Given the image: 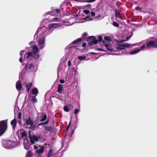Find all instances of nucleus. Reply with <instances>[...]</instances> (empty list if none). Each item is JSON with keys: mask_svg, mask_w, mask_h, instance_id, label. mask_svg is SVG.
I'll return each instance as SVG.
<instances>
[{"mask_svg": "<svg viewBox=\"0 0 157 157\" xmlns=\"http://www.w3.org/2000/svg\"><path fill=\"white\" fill-rule=\"evenodd\" d=\"M7 129V120L0 121V136L2 135Z\"/></svg>", "mask_w": 157, "mask_h": 157, "instance_id": "nucleus-1", "label": "nucleus"}, {"mask_svg": "<svg viewBox=\"0 0 157 157\" xmlns=\"http://www.w3.org/2000/svg\"><path fill=\"white\" fill-rule=\"evenodd\" d=\"M31 132V131H29V136L30 139L31 144H33L35 143V141L38 142L39 141V139L40 138L41 135L40 134L37 136L34 135L32 136L30 134Z\"/></svg>", "mask_w": 157, "mask_h": 157, "instance_id": "nucleus-2", "label": "nucleus"}, {"mask_svg": "<svg viewBox=\"0 0 157 157\" xmlns=\"http://www.w3.org/2000/svg\"><path fill=\"white\" fill-rule=\"evenodd\" d=\"M86 41L89 42L88 44L90 46H92L93 44H97L98 43V40H96V37L94 36H90L88 37L86 39Z\"/></svg>", "mask_w": 157, "mask_h": 157, "instance_id": "nucleus-3", "label": "nucleus"}, {"mask_svg": "<svg viewBox=\"0 0 157 157\" xmlns=\"http://www.w3.org/2000/svg\"><path fill=\"white\" fill-rule=\"evenodd\" d=\"M25 122L28 125H30V126H32L34 124V122L30 117H29L27 119H26Z\"/></svg>", "mask_w": 157, "mask_h": 157, "instance_id": "nucleus-4", "label": "nucleus"}, {"mask_svg": "<svg viewBox=\"0 0 157 157\" xmlns=\"http://www.w3.org/2000/svg\"><path fill=\"white\" fill-rule=\"evenodd\" d=\"M155 42L154 41L151 40L147 43L146 44V47L148 48H150L151 47L156 48L155 47Z\"/></svg>", "mask_w": 157, "mask_h": 157, "instance_id": "nucleus-5", "label": "nucleus"}, {"mask_svg": "<svg viewBox=\"0 0 157 157\" xmlns=\"http://www.w3.org/2000/svg\"><path fill=\"white\" fill-rule=\"evenodd\" d=\"M22 86L20 80L17 81L16 83V88L18 91L22 89Z\"/></svg>", "mask_w": 157, "mask_h": 157, "instance_id": "nucleus-6", "label": "nucleus"}, {"mask_svg": "<svg viewBox=\"0 0 157 157\" xmlns=\"http://www.w3.org/2000/svg\"><path fill=\"white\" fill-rule=\"evenodd\" d=\"M33 86L32 82H29L26 84V88L27 93H29L31 88Z\"/></svg>", "mask_w": 157, "mask_h": 157, "instance_id": "nucleus-7", "label": "nucleus"}, {"mask_svg": "<svg viewBox=\"0 0 157 157\" xmlns=\"http://www.w3.org/2000/svg\"><path fill=\"white\" fill-rule=\"evenodd\" d=\"M44 39L43 38H40L39 39L38 43L40 47L42 48L43 47L44 43Z\"/></svg>", "mask_w": 157, "mask_h": 157, "instance_id": "nucleus-8", "label": "nucleus"}, {"mask_svg": "<svg viewBox=\"0 0 157 157\" xmlns=\"http://www.w3.org/2000/svg\"><path fill=\"white\" fill-rule=\"evenodd\" d=\"M45 147L44 146H41L40 148L36 151V153L37 154H40L43 153L44 152V149Z\"/></svg>", "mask_w": 157, "mask_h": 157, "instance_id": "nucleus-9", "label": "nucleus"}, {"mask_svg": "<svg viewBox=\"0 0 157 157\" xmlns=\"http://www.w3.org/2000/svg\"><path fill=\"white\" fill-rule=\"evenodd\" d=\"M11 124L12 126L13 129H14L17 124V121L15 118H14L11 122Z\"/></svg>", "mask_w": 157, "mask_h": 157, "instance_id": "nucleus-10", "label": "nucleus"}, {"mask_svg": "<svg viewBox=\"0 0 157 157\" xmlns=\"http://www.w3.org/2000/svg\"><path fill=\"white\" fill-rule=\"evenodd\" d=\"M34 67V65L33 63H30L29 65L27 63L26 64L25 68L26 70L30 69L31 68H33Z\"/></svg>", "mask_w": 157, "mask_h": 157, "instance_id": "nucleus-11", "label": "nucleus"}, {"mask_svg": "<svg viewBox=\"0 0 157 157\" xmlns=\"http://www.w3.org/2000/svg\"><path fill=\"white\" fill-rule=\"evenodd\" d=\"M44 130L46 131H51L52 132L53 130V128L51 126H45Z\"/></svg>", "mask_w": 157, "mask_h": 157, "instance_id": "nucleus-12", "label": "nucleus"}, {"mask_svg": "<svg viewBox=\"0 0 157 157\" xmlns=\"http://www.w3.org/2000/svg\"><path fill=\"white\" fill-rule=\"evenodd\" d=\"M82 40V39L81 38H78L75 40L73 41L71 44H78V42H80Z\"/></svg>", "mask_w": 157, "mask_h": 157, "instance_id": "nucleus-13", "label": "nucleus"}, {"mask_svg": "<svg viewBox=\"0 0 157 157\" xmlns=\"http://www.w3.org/2000/svg\"><path fill=\"white\" fill-rule=\"evenodd\" d=\"M32 57H33L35 59H36L40 58V55L37 54V53L32 52Z\"/></svg>", "mask_w": 157, "mask_h": 157, "instance_id": "nucleus-14", "label": "nucleus"}, {"mask_svg": "<svg viewBox=\"0 0 157 157\" xmlns=\"http://www.w3.org/2000/svg\"><path fill=\"white\" fill-rule=\"evenodd\" d=\"M104 46L108 51L110 52L114 51L113 48H112L111 47L109 46L107 44H104Z\"/></svg>", "mask_w": 157, "mask_h": 157, "instance_id": "nucleus-15", "label": "nucleus"}, {"mask_svg": "<svg viewBox=\"0 0 157 157\" xmlns=\"http://www.w3.org/2000/svg\"><path fill=\"white\" fill-rule=\"evenodd\" d=\"M63 89V86L61 84H59L58 85V88L57 91L59 93H61Z\"/></svg>", "mask_w": 157, "mask_h": 157, "instance_id": "nucleus-16", "label": "nucleus"}, {"mask_svg": "<svg viewBox=\"0 0 157 157\" xmlns=\"http://www.w3.org/2000/svg\"><path fill=\"white\" fill-rule=\"evenodd\" d=\"M53 155H54L53 150L52 149H51L49 150L47 156L48 157H50Z\"/></svg>", "mask_w": 157, "mask_h": 157, "instance_id": "nucleus-17", "label": "nucleus"}, {"mask_svg": "<svg viewBox=\"0 0 157 157\" xmlns=\"http://www.w3.org/2000/svg\"><path fill=\"white\" fill-rule=\"evenodd\" d=\"M140 51V49H135L133 51H130V54L131 55L134 54L139 52Z\"/></svg>", "mask_w": 157, "mask_h": 157, "instance_id": "nucleus-18", "label": "nucleus"}, {"mask_svg": "<svg viewBox=\"0 0 157 157\" xmlns=\"http://www.w3.org/2000/svg\"><path fill=\"white\" fill-rule=\"evenodd\" d=\"M33 51L31 52H32L38 53V47L36 46H34L33 48Z\"/></svg>", "mask_w": 157, "mask_h": 157, "instance_id": "nucleus-19", "label": "nucleus"}, {"mask_svg": "<svg viewBox=\"0 0 157 157\" xmlns=\"http://www.w3.org/2000/svg\"><path fill=\"white\" fill-rule=\"evenodd\" d=\"M32 94L33 95L36 94H38V91L36 88H33L32 90Z\"/></svg>", "mask_w": 157, "mask_h": 157, "instance_id": "nucleus-20", "label": "nucleus"}, {"mask_svg": "<svg viewBox=\"0 0 157 157\" xmlns=\"http://www.w3.org/2000/svg\"><path fill=\"white\" fill-rule=\"evenodd\" d=\"M58 25L57 24H51L48 25V28L49 30L51 29L53 27H56L55 25Z\"/></svg>", "mask_w": 157, "mask_h": 157, "instance_id": "nucleus-21", "label": "nucleus"}, {"mask_svg": "<svg viewBox=\"0 0 157 157\" xmlns=\"http://www.w3.org/2000/svg\"><path fill=\"white\" fill-rule=\"evenodd\" d=\"M36 95L32 96L31 101L33 103H36L37 101V99L36 98Z\"/></svg>", "mask_w": 157, "mask_h": 157, "instance_id": "nucleus-22", "label": "nucleus"}, {"mask_svg": "<svg viewBox=\"0 0 157 157\" xmlns=\"http://www.w3.org/2000/svg\"><path fill=\"white\" fill-rule=\"evenodd\" d=\"M115 14L116 17L121 18L120 13L116 9L115 10Z\"/></svg>", "mask_w": 157, "mask_h": 157, "instance_id": "nucleus-23", "label": "nucleus"}, {"mask_svg": "<svg viewBox=\"0 0 157 157\" xmlns=\"http://www.w3.org/2000/svg\"><path fill=\"white\" fill-rule=\"evenodd\" d=\"M3 147L6 148L10 147V146L8 145V144L7 142L5 141L3 143Z\"/></svg>", "mask_w": 157, "mask_h": 157, "instance_id": "nucleus-24", "label": "nucleus"}, {"mask_svg": "<svg viewBox=\"0 0 157 157\" xmlns=\"http://www.w3.org/2000/svg\"><path fill=\"white\" fill-rule=\"evenodd\" d=\"M26 58L29 59L30 57H32V52H29L27 53Z\"/></svg>", "mask_w": 157, "mask_h": 157, "instance_id": "nucleus-25", "label": "nucleus"}, {"mask_svg": "<svg viewBox=\"0 0 157 157\" xmlns=\"http://www.w3.org/2000/svg\"><path fill=\"white\" fill-rule=\"evenodd\" d=\"M118 46L124 47L125 48H129L130 46L129 44H127L118 45Z\"/></svg>", "mask_w": 157, "mask_h": 157, "instance_id": "nucleus-26", "label": "nucleus"}, {"mask_svg": "<svg viewBox=\"0 0 157 157\" xmlns=\"http://www.w3.org/2000/svg\"><path fill=\"white\" fill-rule=\"evenodd\" d=\"M104 39L108 41L111 42L112 41L111 38L108 36H105L104 37Z\"/></svg>", "mask_w": 157, "mask_h": 157, "instance_id": "nucleus-27", "label": "nucleus"}, {"mask_svg": "<svg viewBox=\"0 0 157 157\" xmlns=\"http://www.w3.org/2000/svg\"><path fill=\"white\" fill-rule=\"evenodd\" d=\"M96 0H83L82 1L83 2H87L88 3L96 1Z\"/></svg>", "mask_w": 157, "mask_h": 157, "instance_id": "nucleus-28", "label": "nucleus"}, {"mask_svg": "<svg viewBox=\"0 0 157 157\" xmlns=\"http://www.w3.org/2000/svg\"><path fill=\"white\" fill-rule=\"evenodd\" d=\"M47 118V116L46 114L44 115L43 118L41 119L40 121L42 122L45 121Z\"/></svg>", "mask_w": 157, "mask_h": 157, "instance_id": "nucleus-29", "label": "nucleus"}, {"mask_svg": "<svg viewBox=\"0 0 157 157\" xmlns=\"http://www.w3.org/2000/svg\"><path fill=\"white\" fill-rule=\"evenodd\" d=\"M27 156H29V157H32L33 156V154L32 153L31 151H28L27 154Z\"/></svg>", "mask_w": 157, "mask_h": 157, "instance_id": "nucleus-30", "label": "nucleus"}, {"mask_svg": "<svg viewBox=\"0 0 157 157\" xmlns=\"http://www.w3.org/2000/svg\"><path fill=\"white\" fill-rule=\"evenodd\" d=\"M86 58V57L85 56H80L78 57V58L81 60H84Z\"/></svg>", "mask_w": 157, "mask_h": 157, "instance_id": "nucleus-31", "label": "nucleus"}, {"mask_svg": "<svg viewBox=\"0 0 157 157\" xmlns=\"http://www.w3.org/2000/svg\"><path fill=\"white\" fill-rule=\"evenodd\" d=\"M116 48L117 50H124L125 49V48L124 47L120 46L119 47H117Z\"/></svg>", "mask_w": 157, "mask_h": 157, "instance_id": "nucleus-32", "label": "nucleus"}, {"mask_svg": "<svg viewBox=\"0 0 157 157\" xmlns=\"http://www.w3.org/2000/svg\"><path fill=\"white\" fill-rule=\"evenodd\" d=\"M31 127L30 128V129L32 130H33L35 128H36V124H33L32 126H31Z\"/></svg>", "mask_w": 157, "mask_h": 157, "instance_id": "nucleus-33", "label": "nucleus"}, {"mask_svg": "<svg viewBox=\"0 0 157 157\" xmlns=\"http://www.w3.org/2000/svg\"><path fill=\"white\" fill-rule=\"evenodd\" d=\"M64 110L66 112H69L70 110L69 108L66 106H64L63 108Z\"/></svg>", "mask_w": 157, "mask_h": 157, "instance_id": "nucleus-34", "label": "nucleus"}, {"mask_svg": "<svg viewBox=\"0 0 157 157\" xmlns=\"http://www.w3.org/2000/svg\"><path fill=\"white\" fill-rule=\"evenodd\" d=\"M113 25L115 27H118L119 26V24L116 22H113Z\"/></svg>", "mask_w": 157, "mask_h": 157, "instance_id": "nucleus-35", "label": "nucleus"}, {"mask_svg": "<svg viewBox=\"0 0 157 157\" xmlns=\"http://www.w3.org/2000/svg\"><path fill=\"white\" fill-rule=\"evenodd\" d=\"M27 135V133L25 132H23L21 133L22 137L26 136Z\"/></svg>", "mask_w": 157, "mask_h": 157, "instance_id": "nucleus-36", "label": "nucleus"}, {"mask_svg": "<svg viewBox=\"0 0 157 157\" xmlns=\"http://www.w3.org/2000/svg\"><path fill=\"white\" fill-rule=\"evenodd\" d=\"M98 41H99V42L102 41L103 40V38L102 36H98Z\"/></svg>", "mask_w": 157, "mask_h": 157, "instance_id": "nucleus-37", "label": "nucleus"}, {"mask_svg": "<svg viewBox=\"0 0 157 157\" xmlns=\"http://www.w3.org/2000/svg\"><path fill=\"white\" fill-rule=\"evenodd\" d=\"M88 49L84 48L83 49L81 50V52H87L88 51Z\"/></svg>", "mask_w": 157, "mask_h": 157, "instance_id": "nucleus-38", "label": "nucleus"}, {"mask_svg": "<svg viewBox=\"0 0 157 157\" xmlns=\"http://www.w3.org/2000/svg\"><path fill=\"white\" fill-rule=\"evenodd\" d=\"M25 51L23 50H21L20 51V55L21 57H22V56L23 55Z\"/></svg>", "mask_w": 157, "mask_h": 157, "instance_id": "nucleus-39", "label": "nucleus"}, {"mask_svg": "<svg viewBox=\"0 0 157 157\" xmlns=\"http://www.w3.org/2000/svg\"><path fill=\"white\" fill-rule=\"evenodd\" d=\"M90 11L89 10H84L83 11V12L86 14H88L90 13Z\"/></svg>", "mask_w": 157, "mask_h": 157, "instance_id": "nucleus-40", "label": "nucleus"}, {"mask_svg": "<svg viewBox=\"0 0 157 157\" xmlns=\"http://www.w3.org/2000/svg\"><path fill=\"white\" fill-rule=\"evenodd\" d=\"M95 50L98 51H103V52L105 51L103 49H102V48H95Z\"/></svg>", "mask_w": 157, "mask_h": 157, "instance_id": "nucleus-41", "label": "nucleus"}, {"mask_svg": "<svg viewBox=\"0 0 157 157\" xmlns=\"http://www.w3.org/2000/svg\"><path fill=\"white\" fill-rule=\"evenodd\" d=\"M59 20V18L55 17L54 18H53V20L52 21H58Z\"/></svg>", "mask_w": 157, "mask_h": 157, "instance_id": "nucleus-42", "label": "nucleus"}, {"mask_svg": "<svg viewBox=\"0 0 157 157\" xmlns=\"http://www.w3.org/2000/svg\"><path fill=\"white\" fill-rule=\"evenodd\" d=\"M87 36V33H84L82 35V37H83V38H85Z\"/></svg>", "mask_w": 157, "mask_h": 157, "instance_id": "nucleus-43", "label": "nucleus"}, {"mask_svg": "<svg viewBox=\"0 0 157 157\" xmlns=\"http://www.w3.org/2000/svg\"><path fill=\"white\" fill-rule=\"evenodd\" d=\"M21 112H19L18 113V118L20 119L21 118Z\"/></svg>", "mask_w": 157, "mask_h": 157, "instance_id": "nucleus-44", "label": "nucleus"}, {"mask_svg": "<svg viewBox=\"0 0 157 157\" xmlns=\"http://www.w3.org/2000/svg\"><path fill=\"white\" fill-rule=\"evenodd\" d=\"M90 13L91 14V16L93 17L95 15V13L93 11H91L90 12Z\"/></svg>", "mask_w": 157, "mask_h": 157, "instance_id": "nucleus-45", "label": "nucleus"}, {"mask_svg": "<svg viewBox=\"0 0 157 157\" xmlns=\"http://www.w3.org/2000/svg\"><path fill=\"white\" fill-rule=\"evenodd\" d=\"M48 122H49V120H48V119L45 122H43V125L47 124L48 123Z\"/></svg>", "mask_w": 157, "mask_h": 157, "instance_id": "nucleus-46", "label": "nucleus"}, {"mask_svg": "<svg viewBox=\"0 0 157 157\" xmlns=\"http://www.w3.org/2000/svg\"><path fill=\"white\" fill-rule=\"evenodd\" d=\"M85 7H88L89 8H90L91 7V6L90 4H88L87 5H86L85 6Z\"/></svg>", "mask_w": 157, "mask_h": 157, "instance_id": "nucleus-47", "label": "nucleus"}, {"mask_svg": "<svg viewBox=\"0 0 157 157\" xmlns=\"http://www.w3.org/2000/svg\"><path fill=\"white\" fill-rule=\"evenodd\" d=\"M141 8L140 7H136L135 8V9L137 10L140 11L141 9Z\"/></svg>", "mask_w": 157, "mask_h": 157, "instance_id": "nucleus-48", "label": "nucleus"}, {"mask_svg": "<svg viewBox=\"0 0 157 157\" xmlns=\"http://www.w3.org/2000/svg\"><path fill=\"white\" fill-rule=\"evenodd\" d=\"M79 112V110L78 109H75L74 112L75 114H76Z\"/></svg>", "mask_w": 157, "mask_h": 157, "instance_id": "nucleus-49", "label": "nucleus"}, {"mask_svg": "<svg viewBox=\"0 0 157 157\" xmlns=\"http://www.w3.org/2000/svg\"><path fill=\"white\" fill-rule=\"evenodd\" d=\"M131 36H128L126 38L125 40V41H127L129 40V39L131 37Z\"/></svg>", "mask_w": 157, "mask_h": 157, "instance_id": "nucleus-50", "label": "nucleus"}, {"mask_svg": "<svg viewBox=\"0 0 157 157\" xmlns=\"http://www.w3.org/2000/svg\"><path fill=\"white\" fill-rule=\"evenodd\" d=\"M68 64L69 67H70L71 66V62L70 60H69L68 61Z\"/></svg>", "mask_w": 157, "mask_h": 157, "instance_id": "nucleus-51", "label": "nucleus"}, {"mask_svg": "<svg viewBox=\"0 0 157 157\" xmlns=\"http://www.w3.org/2000/svg\"><path fill=\"white\" fill-rule=\"evenodd\" d=\"M55 11L56 12V13H59V12H60V9H56L55 10Z\"/></svg>", "mask_w": 157, "mask_h": 157, "instance_id": "nucleus-52", "label": "nucleus"}, {"mask_svg": "<svg viewBox=\"0 0 157 157\" xmlns=\"http://www.w3.org/2000/svg\"><path fill=\"white\" fill-rule=\"evenodd\" d=\"M65 82V81L63 79H60V82L61 83H63Z\"/></svg>", "mask_w": 157, "mask_h": 157, "instance_id": "nucleus-53", "label": "nucleus"}, {"mask_svg": "<svg viewBox=\"0 0 157 157\" xmlns=\"http://www.w3.org/2000/svg\"><path fill=\"white\" fill-rule=\"evenodd\" d=\"M72 47L75 48L76 49H77V50L79 49V48H78V46H73Z\"/></svg>", "mask_w": 157, "mask_h": 157, "instance_id": "nucleus-54", "label": "nucleus"}, {"mask_svg": "<svg viewBox=\"0 0 157 157\" xmlns=\"http://www.w3.org/2000/svg\"><path fill=\"white\" fill-rule=\"evenodd\" d=\"M90 54H91L92 55H96L98 54V53H96L93 52H91L90 53Z\"/></svg>", "mask_w": 157, "mask_h": 157, "instance_id": "nucleus-55", "label": "nucleus"}, {"mask_svg": "<svg viewBox=\"0 0 157 157\" xmlns=\"http://www.w3.org/2000/svg\"><path fill=\"white\" fill-rule=\"evenodd\" d=\"M117 41L119 42L120 43H122L124 41H125V40H120V41L117 40Z\"/></svg>", "mask_w": 157, "mask_h": 157, "instance_id": "nucleus-56", "label": "nucleus"}, {"mask_svg": "<svg viewBox=\"0 0 157 157\" xmlns=\"http://www.w3.org/2000/svg\"><path fill=\"white\" fill-rule=\"evenodd\" d=\"M71 122H70L69 124V125H68V126L67 127V128H66V131H67L68 130V129L69 128V126H70V125L71 124Z\"/></svg>", "mask_w": 157, "mask_h": 157, "instance_id": "nucleus-57", "label": "nucleus"}, {"mask_svg": "<svg viewBox=\"0 0 157 157\" xmlns=\"http://www.w3.org/2000/svg\"><path fill=\"white\" fill-rule=\"evenodd\" d=\"M22 60H23V58L22 57H21L20 59H19V61L21 62V63H22Z\"/></svg>", "mask_w": 157, "mask_h": 157, "instance_id": "nucleus-58", "label": "nucleus"}, {"mask_svg": "<svg viewBox=\"0 0 157 157\" xmlns=\"http://www.w3.org/2000/svg\"><path fill=\"white\" fill-rule=\"evenodd\" d=\"M86 46V44L85 43H84L82 44V47H84Z\"/></svg>", "mask_w": 157, "mask_h": 157, "instance_id": "nucleus-59", "label": "nucleus"}, {"mask_svg": "<svg viewBox=\"0 0 157 157\" xmlns=\"http://www.w3.org/2000/svg\"><path fill=\"white\" fill-rule=\"evenodd\" d=\"M145 47V45H143L141 47V49H143Z\"/></svg>", "mask_w": 157, "mask_h": 157, "instance_id": "nucleus-60", "label": "nucleus"}, {"mask_svg": "<svg viewBox=\"0 0 157 157\" xmlns=\"http://www.w3.org/2000/svg\"><path fill=\"white\" fill-rule=\"evenodd\" d=\"M156 42H155V48H157V39L156 40Z\"/></svg>", "mask_w": 157, "mask_h": 157, "instance_id": "nucleus-61", "label": "nucleus"}, {"mask_svg": "<svg viewBox=\"0 0 157 157\" xmlns=\"http://www.w3.org/2000/svg\"><path fill=\"white\" fill-rule=\"evenodd\" d=\"M43 125V122H42V123H39L38 125V126H39L40 125Z\"/></svg>", "mask_w": 157, "mask_h": 157, "instance_id": "nucleus-62", "label": "nucleus"}, {"mask_svg": "<svg viewBox=\"0 0 157 157\" xmlns=\"http://www.w3.org/2000/svg\"><path fill=\"white\" fill-rule=\"evenodd\" d=\"M38 148V147L37 146H34V148L35 149H37Z\"/></svg>", "mask_w": 157, "mask_h": 157, "instance_id": "nucleus-63", "label": "nucleus"}, {"mask_svg": "<svg viewBox=\"0 0 157 157\" xmlns=\"http://www.w3.org/2000/svg\"><path fill=\"white\" fill-rule=\"evenodd\" d=\"M33 41H31L30 42L29 44H33Z\"/></svg>", "mask_w": 157, "mask_h": 157, "instance_id": "nucleus-64", "label": "nucleus"}]
</instances>
